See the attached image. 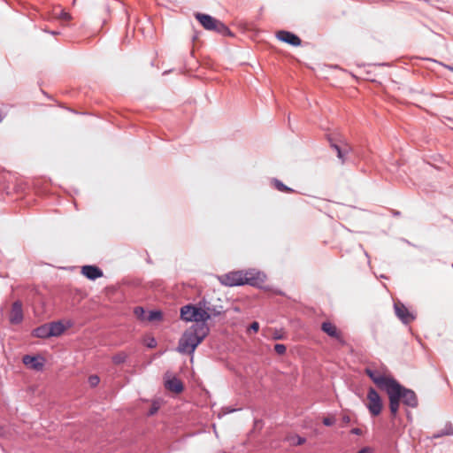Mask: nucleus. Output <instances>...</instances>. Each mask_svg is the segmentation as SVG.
Wrapping results in <instances>:
<instances>
[{
    "label": "nucleus",
    "instance_id": "1",
    "mask_svg": "<svg viewBox=\"0 0 453 453\" xmlns=\"http://www.w3.org/2000/svg\"><path fill=\"white\" fill-rule=\"evenodd\" d=\"M209 333L206 324H194L188 327L179 341L178 351L182 354H192Z\"/></svg>",
    "mask_w": 453,
    "mask_h": 453
},
{
    "label": "nucleus",
    "instance_id": "2",
    "mask_svg": "<svg viewBox=\"0 0 453 453\" xmlns=\"http://www.w3.org/2000/svg\"><path fill=\"white\" fill-rule=\"evenodd\" d=\"M388 393L389 400V410L393 418L397 415L399 411L400 402L402 401L405 405L410 407H416L418 405V398L414 391L405 388L396 380V387Z\"/></svg>",
    "mask_w": 453,
    "mask_h": 453
},
{
    "label": "nucleus",
    "instance_id": "3",
    "mask_svg": "<svg viewBox=\"0 0 453 453\" xmlns=\"http://www.w3.org/2000/svg\"><path fill=\"white\" fill-rule=\"evenodd\" d=\"M219 280L226 286L255 285L257 278L251 272L234 271L219 276Z\"/></svg>",
    "mask_w": 453,
    "mask_h": 453
},
{
    "label": "nucleus",
    "instance_id": "4",
    "mask_svg": "<svg viewBox=\"0 0 453 453\" xmlns=\"http://www.w3.org/2000/svg\"><path fill=\"white\" fill-rule=\"evenodd\" d=\"M365 372L373 383L387 394L394 389L393 387H396V380L390 374L372 368H366Z\"/></svg>",
    "mask_w": 453,
    "mask_h": 453
},
{
    "label": "nucleus",
    "instance_id": "5",
    "mask_svg": "<svg viewBox=\"0 0 453 453\" xmlns=\"http://www.w3.org/2000/svg\"><path fill=\"white\" fill-rule=\"evenodd\" d=\"M195 18L206 30L215 31L223 35H231L230 30L224 23L208 14L196 12Z\"/></svg>",
    "mask_w": 453,
    "mask_h": 453
},
{
    "label": "nucleus",
    "instance_id": "6",
    "mask_svg": "<svg viewBox=\"0 0 453 453\" xmlns=\"http://www.w3.org/2000/svg\"><path fill=\"white\" fill-rule=\"evenodd\" d=\"M207 313L203 311L201 301L196 305L188 304L180 309V318L185 321H194L196 324H205Z\"/></svg>",
    "mask_w": 453,
    "mask_h": 453
},
{
    "label": "nucleus",
    "instance_id": "7",
    "mask_svg": "<svg viewBox=\"0 0 453 453\" xmlns=\"http://www.w3.org/2000/svg\"><path fill=\"white\" fill-rule=\"evenodd\" d=\"M365 405L372 416H378L383 409V402L378 392L373 388L368 389Z\"/></svg>",
    "mask_w": 453,
    "mask_h": 453
},
{
    "label": "nucleus",
    "instance_id": "8",
    "mask_svg": "<svg viewBox=\"0 0 453 453\" xmlns=\"http://www.w3.org/2000/svg\"><path fill=\"white\" fill-rule=\"evenodd\" d=\"M201 304H202L203 311H205L207 313L206 315L208 316V320L211 317L219 315L224 311V307L221 304L213 303V298L204 297L201 301Z\"/></svg>",
    "mask_w": 453,
    "mask_h": 453
},
{
    "label": "nucleus",
    "instance_id": "9",
    "mask_svg": "<svg viewBox=\"0 0 453 453\" xmlns=\"http://www.w3.org/2000/svg\"><path fill=\"white\" fill-rule=\"evenodd\" d=\"M395 312L396 316L404 323L409 324L414 320V315L407 309V307L401 302H395Z\"/></svg>",
    "mask_w": 453,
    "mask_h": 453
},
{
    "label": "nucleus",
    "instance_id": "10",
    "mask_svg": "<svg viewBox=\"0 0 453 453\" xmlns=\"http://www.w3.org/2000/svg\"><path fill=\"white\" fill-rule=\"evenodd\" d=\"M276 37L280 41H282V42L288 43L290 45H293V46H300L302 43L301 39L297 35H296L295 34H293L291 32L285 31V30H280V31L277 32Z\"/></svg>",
    "mask_w": 453,
    "mask_h": 453
},
{
    "label": "nucleus",
    "instance_id": "11",
    "mask_svg": "<svg viewBox=\"0 0 453 453\" xmlns=\"http://www.w3.org/2000/svg\"><path fill=\"white\" fill-rule=\"evenodd\" d=\"M9 319L12 324H19L22 321L23 311L21 302L16 301L13 303Z\"/></svg>",
    "mask_w": 453,
    "mask_h": 453
},
{
    "label": "nucleus",
    "instance_id": "12",
    "mask_svg": "<svg viewBox=\"0 0 453 453\" xmlns=\"http://www.w3.org/2000/svg\"><path fill=\"white\" fill-rule=\"evenodd\" d=\"M22 361L25 365L35 371H40L43 367L42 358L39 357L26 355L23 357Z\"/></svg>",
    "mask_w": 453,
    "mask_h": 453
},
{
    "label": "nucleus",
    "instance_id": "13",
    "mask_svg": "<svg viewBox=\"0 0 453 453\" xmlns=\"http://www.w3.org/2000/svg\"><path fill=\"white\" fill-rule=\"evenodd\" d=\"M51 18L60 20L63 25H65L68 21L72 19L71 14L65 12L60 6L53 8L51 12Z\"/></svg>",
    "mask_w": 453,
    "mask_h": 453
},
{
    "label": "nucleus",
    "instance_id": "14",
    "mask_svg": "<svg viewBox=\"0 0 453 453\" xmlns=\"http://www.w3.org/2000/svg\"><path fill=\"white\" fill-rule=\"evenodd\" d=\"M81 273L89 280H96L103 275V272L95 265H84Z\"/></svg>",
    "mask_w": 453,
    "mask_h": 453
},
{
    "label": "nucleus",
    "instance_id": "15",
    "mask_svg": "<svg viewBox=\"0 0 453 453\" xmlns=\"http://www.w3.org/2000/svg\"><path fill=\"white\" fill-rule=\"evenodd\" d=\"M321 329L329 336L335 338L338 341H342V334L338 330L335 325L331 322H324L321 326Z\"/></svg>",
    "mask_w": 453,
    "mask_h": 453
},
{
    "label": "nucleus",
    "instance_id": "16",
    "mask_svg": "<svg viewBox=\"0 0 453 453\" xmlns=\"http://www.w3.org/2000/svg\"><path fill=\"white\" fill-rule=\"evenodd\" d=\"M165 388L173 393L179 394L183 390V384L180 380L173 378L165 381Z\"/></svg>",
    "mask_w": 453,
    "mask_h": 453
},
{
    "label": "nucleus",
    "instance_id": "17",
    "mask_svg": "<svg viewBox=\"0 0 453 453\" xmlns=\"http://www.w3.org/2000/svg\"><path fill=\"white\" fill-rule=\"evenodd\" d=\"M50 332L51 336H59L62 334L65 329L64 325L61 322H52L49 324Z\"/></svg>",
    "mask_w": 453,
    "mask_h": 453
},
{
    "label": "nucleus",
    "instance_id": "18",
    "mask_svg": "<svg viewBox=\"0 0 453 453\" xmlns=\"http://www.w3.org/2000/svg\"><path fill=\"white\" fill-rule=\"evenodd\" d=\"M35 336L40 338H47L50 337V326L49 324L43 325L42 326H39L35 331Z\"/></svg>",
    "mask_w": 453,
    "mask_h": 453
},
{
    "label": "nucleus",
    "instance_id": "19",
    "mask_svg": "<svg viewBox=\"0 0 453 453\" xmlns=\"http://www.w3.org/2000/svg\"><path fill=\"white\" fill-rule=\"evenodd\" d=\"M127 358V354L126 352H119L117 354H115L113 357H112V362L115 364V365H120L122 363H124Z\"/></svg>",
    "mask_w": 453,
    "mask_h": 453
},
{
    "label": "nucleus",
    "instance_id": "20",
    "mask_svg": "<svg viewBox=\"0 0 453 453\" xmlns=\"http://www.w3.org/2000/svg\"><path fill=\"white\" fill-rule=\"evenodd\" d=\"M273 183H274L275 188L279 191L286 192V193H292L294 191L292 188L287 187L286 185H284L281 181H280L278 180H274Z\"/></svg>",
    "mask_w": 453,
    "mask_h": 453
},
{
    "label": "nucleus",
    "instance_id": "21",
    "mask_svg": "<svg viewBox=\"0 0 453 453\" xmlns=\"http://www.w3.org/2000/svg\"><path fill=\"white\" fill-rule=\"evenodd\" d=\"M331 146L335 150L337 157L343 162L344 155L347 153V150H342L339 145L332 143Z\"/></svg>",
    "mask_w": 453,
    "mask_h": 453
},
{
    "label": "nucleus",
    "instance_id": "22",
    "mask_svg": "<svg viewBox=\"0 0 453 453\" xmlns=\"http://www.w3.org/2000/svg\"><path fill=\"white\" fill-rule=\"evenodd\" d=\"M162 317V313L160 311H150L147 319L149 321H153V320H157V319H160Z\"/></svg>",
    "mask_w": 453,
    "mask_h": 453
},
{
    "label": "nucleus",
    "instance_id": "23",
    "mask_svg": "<svg viewBox=\"0 0 453 453\" xmlns=\"http://www.w3.org/2000/svg\"><path fill=\"white\" fill-rule=\"evenodd\" d=\"M274 350L279 355H284L286 353L287 348L284 344H276L274 346Z\"/></svg>",
    "mask_w": 453,
    "mask_h": 453
},
{
    "label": "nucleus",
    "instance_id": "24",
    "mask_svg": "<svg viewBox=\"0 0 453 453\" xmlns=\"http://www.w3.org/2000/svg\"><path fill=\"white\" fill-rule=\"evenodd\" d=\"M100 379L97 375H90L88 377V383L91 387H96L98 385Z\"/></svg>",
    "mask_w": 453,
    "mask_h": 453
},
{
    "label": "nucleus",
    "instance_id": "25",
    "mask_svg": "<svg viewBox=\"0 0 453 453\" xmlns=\"http://www.w3.org/2000/svg\"><path fill=\"white\" fill-rule=\"evenodd\" d=\"M158 409H159V404H158V403H157V402H154V403H152V405H151V407H150V411H149V413H148V414H149L150 416H152V415H154V414H156V413L157 412Z\"/></svg>",
    "mask_w": 453,
    "mask_h": 453
},
{
    "label": "nucleus",
    "instance_id": "26",
    "mask_svg": "<svg viewBox=\"0 0 453 453\" xmlns=\"http://www.w3.org/2000/svg\"><path fill=\"white\" fill-rule=\"evenodd\" d=\"M305 442V439L298 435L292 438V443L296 445H302Z\"/></svg>",
    "mask_w": 453,
    "mask_h": 453
},
{
    "label": "nucleus",
    "instance_id": "27",
    "mask_svg": "<svg viewBox=\"0 0 453 453\" xmlns=\"http://www.w3.org/2000/svg\"><path fill=\"white\" fill-rule=\"evenodd\" d=\"M134 314L137 318L141 319H144L143 314L145 313L144 310L142 307H136L134 311Z\"/></svg>",
    "mask_w": 453,
    "mask_h": 453
},
{
    "label": "nucleus",
    "instance_id": "28",
    "mask_svg": "<svg viewBox=\"0 0 453 453\" xmlns=\"http://www.w3.org/2000/svg\"><path fill=\"white\" fill-rule=\"evenodd\" d=\"M259 330V324L257 321H254L250 324L249 327V331H253L254 333H257Z\"/></svg>",
    "mask_w": 453,
    "mask_h": 453
},
{
    "label": "nucleus",
    "instance_id": "29",
    "mask_svg": "<svg viewBox=\"0 0 453 453\" xmlns=\"http://www.w3.org/2000/svg\"><path fill=\"white\" fill-rule=\"evenodd\" d=\"M334 419L332 418H325L323 419V424L325 426H330L334 425Z\"/></svg>",
    "mask_w": 453,
    "mask_h": 453
},
{
    "label": "nucleus",
    "instance_id": "30",
    "mask_svg": "<svg viewBox=\"0 0 453 453\" xmlns=\"http://www.w3.org/2000/svg\"><path fill=\"white\" fill-rule=\"evenodd\" d=\"M357 453H372V450L370 448L365 447L360 449Z\"/></svg>",
    "mask_w": 453,
    "mask_h": 453
},
{
    "label": "nucleus",
    "instance_id": "31",
    "mask_svg": "<svg viewBox=\"0 0 453 453\" xmlns=\"http://www.w3.org/2000/svg\"><path fill=\"white\" fill-rule=\"evenodd\" d=\"M351 434L359 435V434H362V431H361V429H359V428H353V429L351 430Z\"/></svg>",
    "mask_w": 453,
    "mask_h": 453
},
{
    "label": "nucleus",
    "instance_id": "32",
    "mask_svg": "<svg viewBox=\"0 0 453 453\" xmlns=\"http://www.w3.org/2000/svg\"><path fill=\"white\" fill-rule=\"evenodd\" d=\"M350 421V418L347 415L342 417V422L348 424Z\"/></svg>",
    "mask_w": 453,
    "mask_h": 453
},
{
    "label": "nucleus",
    "instance_id": "33",
    "mask_svg": "<svg viewBox=\"0 0 453 453\" xmlns=\"http://www.w3.org/2000/svg\"><path fill=\"white\" fill-rule=\"evenodd\" d=\"M149 347L153 348V347H155V344H149Z\"/></svg>",
    "mask_w": 453,
    "mask_h": 453
},
{
    "label": "nucleus",
    "instance_id": "34",
    "mask_svg": "<svg viewBox=\"0 0 453 453\" xmlns=\"http://www.w3.org/2000/svg\"><path fill=\"white\" fill-rule=\"evenodd\" d=\"M150 344H155L154 340H152V342H150Z\"/></svg>",
    "mask_w": 453,
    "mask_h": 453
},
{
    "label": "nucleus",
    "instance_id": "35",
    "mask_svg": "<svg viewBox=\"0 0 453 453\" xmlns=\"http://www.w3.org/2000/svg\"><path fill=\"white\" fill-rule=\"evenodd\" d=\"M452 267H453V264H452Z\"/></svg>",
    "mask_w": 453,
    "mask_h": 453
}]
</instances>
